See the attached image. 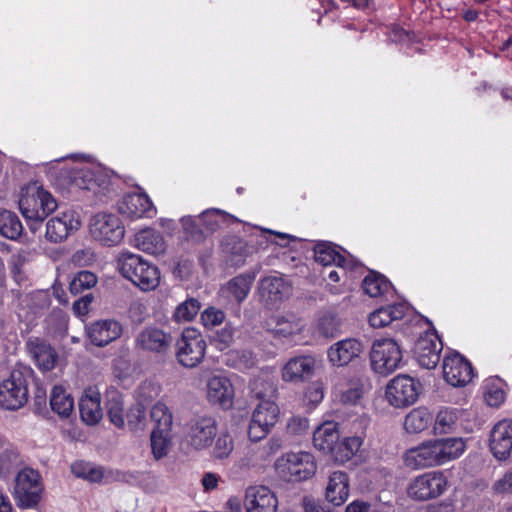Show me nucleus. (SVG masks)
<instances>
[{
    "label": "nucleus",
    "instance_id": "1",
    "mask_svg": "<svg viewBox=\"0 0 512 512\" xmlns=\"http://www.w3.org/2000/svg\"><path fill=\"white\" fill-rule=\"evenodd\" d=\"M18 205L33 233L44 219L57 208V202L53 196L37 182L22 188Z\"/></svg>",
    "mask_w": 512,
    "mask_h": 512
},
{
    "label": "nucleus",
    "instance_id": "2",
    "mask_svg": "<svg viewBox=\"0 0 512 512\" xmlns=\"http://www.w3.org/2000/svg\"><path fill=\"white\" fill-rule=\"evenodd\" d=\"M117 263L121 275L142 291H152L158 287L159 269L140 255L124 252L119 256Z\"/></svg>",
    "mask_w": 512,
    "mask_h": 512
},
{
    "label": "nucleus",
    "instance_id": "3",
    "mask_svg": "<svg viewBox=\"0 0 512 512\" xmlns=\"http://www.w3.org/2000/svg\"><path fill=\"white\" fill-rule=\"evenodd\" d=\"M33 371L26 366L15 367L8 378L0 382V408L19 410L26 405L29 397V382Z\"/></svg>",
    "mask_w": 512,
    "mask_h": 512
},
{
    "label": "nucleus",
    "instance_id": "4",
    "mask_svg": "<svg viewBox=\"0 0 512 512\" xmlns=\"http://www.w3.org/2000/svg\"><path fill=\"white\" fill-rule=\"evenodd\" d=\"M449 480L442 470H432L415 476L407 486V495L415 501H428L442 496Z\"/></svg>",
    "mask_w": 512,
    "mask_h": 512
},
{
    "label": "nucleus",
    "instance_id": "5",
    "mask_svg": "<svg viewBox=\"0 0 512 512\" xmlns=\"http://www.w3.org/2000/svg\"><path fill=\"white\" fill-rule=\"evenodd\" d=\"M402 360V349L396 340L379 338L373 342L370 351V362L375 373L387 376L400 368Z\"/></svg>",
    "mask_w": 512,
    "mask_h": 512
},
{
    "label": "nucleus",
    "instance_id": "6",
    "mask_svg": "<svg viewBox=\"0 0 512 512\" xmlns=\"http://www.w3.org/2000/svg\"><path fill=\"white\" fill-rule=\"evenodd\" d=\"M44 492L42 477L37 470L24 468L15 478L14 498L22 509L35 508Z\"/></svg>",
    "mask_w": 512,
    "mask_h": 512
},
{
    "label": "nucleus",
    "instance_id": "7",
    "mask_svg": "<svg viewBox=\"0 0 512 512\" xmlns=\"http://www.w3.org/2000/svg\"><path fill=\"white\" fill-rule=\"evenodd\" d=\"M275 469L284 480L298 482L312 477L316 464L313 455L308 452H291L277 459Z\"/></svg>",
    "mask_w": 512,
    "mask_h": 512
},
{
    "label": "nucleus",
    "instance_id": "8",
    "mask_svg": "<svg viewBox=\"0 0 512 512\" xmlns=\"http://www.w3.org/2000/svg\"><path fill=\"white\" fill-rule=\"evenodd\" d=\"M92 238L104 246H116L125 235V228L120 218L112 213H97L89 224Z\"/></svg>",
    "mask_w": 512,
    "mask_h": 512
},
{
    "label": "nucleus",
    "instance_id": "9",
    "mask_svg": "<svg viewBox=\"0 0 512 512\" xmlns=\"http://www.w3.org/2000/svg\"><path fill=\"white\" fill-rule=\"evenodd\" d=\"M205 350L206 342L194 328L185 329L176 343L177 360L187 368H194L200 364L205 356Z\"/></svg>",
    "mask_w": 512,
    "mask_h": 512
},
{
    "label": "nucleus",
    "instance_id": "10",
    "mask_svg": "<svg viewBox=\"0 0 512 512\" xmlns=\"http://www.w3.org/2000/svg\"><path fill=\"white\" fill-rule=\"evenodd\" d=\"M280 409L271 400H262L255 407L248 427V437L257 442L265 438L279 420Z\"/></svg>",
    "mask_w": 512,
    "mask_h": 512
},
{
    "label": "nucleus",
    "instance_id": "11",
    "mask_svg": "<svg viewBox=\"0 0 512 512\" xmlns=\"http://www.w3.org/2000/svg\"><path fill=\"white\" fill-rule=\"evenodd\" d=\"M402 458L404 465L411 470L442 466L437 438L426 439L417 446L407 449Z\"/></svg>",
    "mask_w": 512,
    "mask_h": 512
},
{
    "label": "nucleus",
    "instance_id": "12",
    "mask_svg": "<svg viewBox=\"0 0 512 512\" xmlns=\"http://www.w3.org/2000/svg\"><path fill=\"white\" fill-rule=\"evenodd\" d=\"M419 395V383L408 375H397L389 381L385 397L390 405L403 408L412 405Z\"/></svg>",
    "mask_w": 512,
    "mask_h": 512
},
{
    "label": "nucleus",
    "instance_id": "13",
    "mask_svg": "<svg viewBox=\"0 0 512 512\" xmlns=\"http://www.w3.org/2000/svg\"><path fill=\"white\" fill-rule=\"evenodd\" d=\"M217 434V421L212 416H197L186 425L185 441L195 450L208 448Z\"/></svg>",
    "mask_w": 512,
    "mask_h": 512
},
{
    "label": "nucleus",
    "instance_id": "14",
    "mask_svg": "<svg viewBox=\"0 0 512 512\" xmlns=\"http://www.w3.org/2000/svg\"><path fill=\"white\" fill-rule=\"evenodd\" d=\"M443 376L453 387H463L471 382L474 374L471 363L457 352L443 359Z\"/></svg>",
    "mask_w": 512,
    "mask_h": 512
},
{
    "label": "nucleus",
    "instance_id": "15",
    "mask_svg": "<svg viewBox=\"0 0 512 512\" xmlns=\"http://www.w3.org/2000/svg\"><path fill=\"white\" fill-rule=\"evenodd\" d=\"M442 341L435 332H426L415 342L413 353L416 361L426 369H434L440 360Z\"/></svg>",
    "mask_w": 512,
    "mask_h": 512
},
{
    "label": "nucleus",
    "instance_id": "16",
    "mask_svg": "<svg viewBox=\"0 0 512 512\" xmlns=\"http://www.w3.org/2000/svg\"><path fill=\"white\" fill-rule=\"evenodd\" d=\"M468 413L464 409L444 407L440 409L434 419L433 433L447 435L468 430Z\"/></svg>",
    "mask_w": 512,
    "mask_h": 512
},
{
    "label": "nucleus",
    "instance_id": "17",
    "mask_svg": "<svg viewBox=\"0 0 512 512\" xmlns=\"http://www.w3.org/2000/svg\"><path fill=\"white\" fill-rule=\"evenodd\" d=\"M79 215L74 210L61 212L50 218L46 224V239L52 243L65 240L72 232L80 228Z\"/></svg>",
    "mask_w": 512,
    "mask_h": 512
},
{
    "label": "nucleus",
    "instance_id": "18",
    "mask_svg": "<svg viewBox=\"0 0 512 512\" xmlns=\"http://www.w3.org/2000/svg\"><path fill=\"white\" fill-rule=\"evenodd\" d=\"M314 259L323 266L336 265L344 275L358 267L351 256L342 255L330 242H320L314 247Z\"/></svg>",
    "mask_w": 512,
    "mask_h": 512
},
{
    "label": "nucleus",
    "instance_id": "19",
    "mask_svg": "<svg viewBox=\"0 0 512 512\" xmlns=\"http://www.w3.org/2000/svg\"><path fill=\"white\" fill-rule=\"evenodd\" d=\"M207 399L213 404L228 410L232 408L235 390L230 379L223 375H213L207 381Z\"/></svg>",
    "mask_w": 512,
    "mask_h": 512
},
{
    "label": "nucleus",
    "instance_id": "20",
    "mask_svg": "<svg viewBox=\"0 0 512 512\" xmlns=\"http://www.w3.org/2000/svg\"><path fill=\"white\" fill-rule=\"evenodd\" d=\"M86 333L93 345L104 347L121 337L123 326L117 320L103 319L88 325Z\"/></svg>",
    "mask_w": 512,
    "mask_h": 512
},
{
    "label": "nucleus",
    "instance_id": "21",
    "mask_svg": "<svg viewBox=\"0 0 512 512\" xmlns=\"http://www.w3.org/2000/svg\"><path fill=\"white\" fill-rule=\"evenodd\" d=\"M489 446L493 456L506 460L512 454V420H502L491 430Z\"/></svg>",
    "mask_w": 512,
    "mask_h": 512
},
{
    "label": "nucleus",
    "instance_id": "22",
    "mask_svg": "<svg viewBox=\"0 0 512 512\" xmlns=\"http://www.w3.org/2000/svg\"><path fill=\"white\" fill-rule=\"evenodd\" d=\"M244 505L247 512H277L278 500L266 486H254L247 489Z\"/></svg>",
    "mask_w": 512,
    "mask_h": 512
},
{
    "label": "nucleus",
    "instance_id": "23",
    "mask_svg": "<svg viewBox=\"0 0 512 512\" xmlns=\"http://www.w3.org/2000/svg\"><path fill=\"white\" fill-rule=\"evenodd\" d=\"M265 325L269 332L279 338L298 335L305 327L303 319L293 313L274 315L266 320Z\"/></svg>",
    "mask_w": 512,
    "mask_h": 512
},
{
    "label": "nucleus",
    "instance_id": "24",
    "mask_svg": "<svg viewBox=\"0 0 512 512\" xmlns=\"http://www.w3.org/2000/svg\"><path fill=\"white\" fill-rule=\"evenodd\" d=\"M362 351L363 345L359 340L347 338L330 346L327 357L332 366L342 367L358 358Z\"/></svg>",
    "mask_w": 512,
    "mask_h": 512
},
{
    "label": "nucleus",
    "instance_id": "25",
    "mask_svg": "<svg viewBox=\"0 0 512 512\" xmlns=\"http://www.w3.org/2000/svg\"><path fill=\"white\" fill-rule=\"evenodd\" d=\"M172 342L170 334L154 326L145 327L135 338L137 348L155 353L166 352Z\"/></svg>",
    "mask_w": 512,
    "mask_h": 512
},
{
    "label": "nucleus",
    "instance_id": "26",
    "mask_svg": "<svg viewBox=\"0 0 512 512\" xmlns=\"http://www.w3.org/2000/svg\"><path fill=\"white\" fill-rule=\"evenodd\" d=\"M80 416L87 425H96L103 416L101 393L97 386L87 387L79 400Z\"/></svg>",
    "mask_w": 512,
    "mask_h": 512
},
{
    "label": "nucleus",
    "instance_id": "27",
    "mask_svg": "<svg viewBox=\"0 0 512 512\" xmlns=\"http://www.w3.org/2000/svg\"><path fill=\"white\" fill-rule=\"evenodd\" d=\"M315 365V358L310 355L293 357L283 366L282 379L285 382H302L313 375Z\"/></svg>",
    "mask_w": 512,
    "mask_h": 512
},
{
    "label": "nucleus",
    "instance_id": "28",
    "mask_svg": "<svg viewBox=\"0 0 512 512\" xmlns=\"http://www.w3.org/2000/svg\"><path fill=\"white\" fill-rule=\"evenodd\" d=\"M119 212L129 218H142L154 216L156 210L146 194L130 193L123 197Z\"/></svg>",
    "mask_w": 512,
    "mask_h": 512
},
{
    "label": "nucleus",
    "instance_id": "29",
    "mask_svg": "<svg viewBox=\"0 0 512 512\" xmlns=\"http://www.w3.org/2000/svg\"><path fill=\"white\" fill-rule=\"evenodd\" d=\"M291 287L280 276H267L260 280L259 294L262 301L268 306H274L288 297Z\"/></svg>",
    "mask_w": 512,
    "mask_h": 512
},
{
    "label": "nucleus",
    "instance_id": "30",
    "mask_svg": "<svg viewBox=\"0 0 512 512\" xmlns=\"http://www.w3.org/2000/svg\"><path fill=\"white\" fill-rule=\"evenodd\" d=\"M253 281L254 275L252 274L237 275L220 288L219 294L227 301H235L240 304L248 296Z\"/></svg>",
    "mask_w": 512,
    "mask_h": 512
},
{
    "label": "nucleus",
    "instance_id": "31",
    "mask_svg": "<svg viewBox=\"0 0 512 512\" xmlns=\"http://www.w3.org/2000/svg\"><path fill=\"white\" fill-rule=\"evenodd\" d=\"M349 477L343 471H334L328 478L325 497L328 502L340 506L346 502L349 496Z\"/></svg>",
    "mask_w": 512,
    "mask_h": 512
},
{
    "label": "nucleus",
    "instance_id": "32",
    "mask_svg": "<svg viewBox=\"0 0 512 512\" xmlns=\"http://www.w3.org/2000/svg\"><path fill=\"white\" fill-rule=\"evenodd\" d=\"M27 347L41 370L50 371L55 367L58 356L49 344L39 338H33L27 342Z\"/></svg>",
    "mask_w": 512,
    "mask_h": 512
},
{
    "label": "nucleus",
    "instance_id": "33",
    "mask_svg": "<svg viewBox=\"0 0 512 512\" xmlns=\"http://www.w3.org/2000/svg\"><path fill=\"white\" fill-rule=\"evenodd\" d=\"M339 438L338 424L333 421H327L314 431L313 443L317 450L329 455Z\"/></svg>",
    "mask_w": 512,
    "mask_h": 512
},
{
    "label": "nucleus",
    "instance_id": "34",
    "mask_svg": "<svg viewBox=\"0 0 512 512\" xmlns=\"http://www.w3.org/2000/svg\"><path fill=\"white\" fill-rule=\"evenodd\" d=\"M437 444L441 465L457 460L466 450V442L461 437L437 438Z\"/></svg>",
    "mask_w": 512,
    "mask_h": 512
},
{
    "label": "nucleus",
    "instance_id": "35",
    "mask_svg": "<svg viewBox=\"0 0 512 512\" xmlns=\"http://www.w3.org/2000/svg\"><path fill=\"white\" fill-rule=\"evenodd\" d=\"M407 311L406 305L402 303L381 307L369 316V323L373 328H383L391 322L402 319Z\"/></svg>",
    "mask_w": 512,
    "mask_h": 512
},
{
    "label": "nucleus",
    "instance_id": "36",
    "mask_svg": "<svg viewBox=\"0 0 512 512\" xmlns=\"http://www.w3.org/2000/svg\"><path fill=\"white\" fill-rule=\"evenodd\" d=\"M136 246L149 254L160 255L166 250V242L162 235L154 229H144L136 234Z\"/></svg>",
    "mask_w": 512,
    "mask_h": 512
},
{
    "label": "nucleus",
    "instance_id": "37",
    "mask_svg": "<svg viewBox=\"0 0 512 512\" xmlns=\"http://www.w3.org/2000/svg\"><path fill=\"white\" fill-rule=\"evenodd\" d=\"M433 422V414L425 407L412 409L404 419V429L408 434H420Z\"/></svg>",
    "mask_w": 512,
    "mask_h": 512
},
{
    "label": "nucleus",
    "instance_id": "38",
    "mask_svg": "<svg viewBox=\"0 0 512 512\" xmlns=\"http://www.w3.org/2000/svg\"><path fill=\"white\" fill-rule=\"evenodd\" d=\"M363 440L359 436L345 437L338 440L333 451L329 454L336 463L343 464L349 461L362 446Z\"/></svg>",
    "mask_w": 512,
    "mask_h": 512
},
{
    "label": "nucleus",
    "instance_id": "39",
    "mask_svg": "<svg viewBox=\"0 0 512 512\" xmlns=\"http://www.w3.org/2000/svg\"><path fill=\"white\" fill-rule=\"evenodd\" d=\"M69 177L71 184L79 189L90 190L96 184V173L90 163L76 162Z\"/></svg>",
    "mask_w": 512,
    "mask_h": 512
},
{
    "label": "nucleus",
    "instance_id": "40",
    "mask_svg": "<svg viewBox=\"0 0 512 512\" xmlns=\"http://www.w3.org/2000/svg\"><path fill=\"white\" fill-rule=\"evenodd\" d=\"M50 406L59 416L67 418L74 410V400L63 386L55 385L50 393Z\"/></svg>",
    "mask_w": 512,
    "mask_h": 512
},
{
    "label": "nucleus",
    "instance_id": "41",
    "mask_svg": "<svg viewBox=\"0 0 512 512\" xmlns=\"http://www.w3.org/2000/svg\"><path fill=\"white\" fill-rule=\"evenodd\" d=\"M233 220L234 217L232 215L217 208L207 209L199 215V221L205 233H213Z\"/></svg>",
    "mask_w": 512,
    "mask_h": 512
},
{
    "label": "nucleus",
    "instance_id": "42",
    "mask_svg": "<svg viewBox=\"0 0 512 512\" xmlns=\"http://www.w3.org/2000/svg\"><path fill=\"white\" fill-rule=\"evenodd\" d=\"M362 288L364 293L371 298L383 297L391 293L392 289L389 280L376 272H371L364 278Z\"/></svg>",
    "mask_w": 512,
    "mask_h": 512
},
{
    "label": "nucleus",
    "instance_id": "43",
    "mask_svg": "<svg viewBox=\"0 0 512 512\" xmlns=\"http://www.w3.org/2000/svg\"><path fill=\"white\" fill-rule=\"evenodd\" d=\"M106 408L110 421L118 428L124 427L126 417L124 401L117 390L107 392Z\"/></svg>",
    "mask_w": 512,
    "mask_h": 512
},
{
    "label": "nucleus",
    "instance_id": "44",
    "mask_svg": "<svg viewBox=\"0 0 512 512\" xmlns=\"http://www.w3.org/2000/svg\"><path fill=\"white\" fill-rule=\"evenodd\" d=\"M23 232L19 217L6 209H0V234L8 239L16 240Z\"/></svg>",
    "mask_w": 512,
    "mask_h": 512
},
{
    "label": "nucleus",
    "instance_id": "45",
    "mask_svg": "<svg viewBox=\"0 0 512 512\" xmlns=\"http://www.w3.org/2000/svg\"><path fill=\"white\" fill-rule=\"evenodd\" d=\"M150 441L155 459L159 460L167 456L172 444L171 430L153 429Z\"/></svg>",
    "mask_w": 512,
    "mask_h": 512
},
{
    "label": "nucleus",
    "instance_id": "46",
    "mask_svg": "<svg viewBox=\"0 0 512 512\" xmlns=\"http://www.w3.org/2000/svg\"><path fill=\"white\" fill-rule=\"evenodd\" d=\"M150 418L155 424L154 429L172 430L173 414L163 401H158L152 406Z\"/></svg>",
    "mask_w": 512,
    "mask_h": 512
},
{
    "label": "nucleus",
    "instance_id": "47",
    "mask_svg": "<svg viewBox=\"0 0 512 512\" xmlns=\"http://www.w3.org/2000/svg\"><path fill=\"white\" fill-rule=\"evenodd\" d=\"M71 471L76 477L90 482H99L103 478V471L100 467L85 461L74 462L71 465Z\"/></svg>",
    "mask_w": 512,
    "mask_h": 512
},
{
    "label": "nucleus",
    "instance_id": "48",
    "mask_svg": "<svg viewBox=\"0 0 512 512\" xmlns=\"http://www.w3.org/2000/svg\"><path fill=\"white\" fill-rule=\"evenodd\" d=\"M200 308L201 304L197 299H187L176 307L173 314V319L176 322L192 321L198 314Z\"/></svg>",
    "mask_w": 512,
    "mask_h": 512
},
{
    "label": "nucleus",
    "instance_id": "49",
    "mask_svg": "<svg viewBox=\"0 0 512 512\" xmlns=\"http://www.w3.org/2000/svg\"><path fill=\"white\" fill-rule=\"evenodd\" d=\"M96 284V275L90 271L84 270L80 271L76 276H74L69 284V289L73 295H78L85 290L91 289Z\"/></svg>",
    "mask_w": 512,
    "mask_h": 512
},
{
    "label": "nucleus",
    "instance_id": "50",
    "mask_svg": "<svg viewBox=\"0 0 512 512\" xmlns=\"http://www.w3.org/2000/svg\"><path fill=\"white\" fill-rule=\"evenodd\" d=\"M484 400L490 407H499L505 400V392L499 382L487 381L483 387Z\"/></svg>",
    "mask_w": 512,
    "mask_h": 512
},
{
    "label": "nucleus",
    "instance_id": "51",
    "mask_svg": "<svg viewBox=\"0 0 512 512\" xmlns=\"http://www.w3.org/2000/svg\"><path fill=\"white\" fill-rule=\"evenodd\" d=\"M180 222L183 231L187 235V237L197 241L201 240L204 237L205 231L204 228L202 227L201 222L199 221V216H183L180 219Z\"/></svg>",
    "mask_w": 512,
    "mask_h": 512
},
{
    "label": "nucleus",
    "instance_id": "52",
    "mask_svg": "<svg viewBox=\"0 0 512 512\" xmlns=\"http://www.w3.org/2000/svg\"><path fill=\"white\" fill-rule=\"evenodd\" d=\"M225 320V313L213 306L207 307L201 313V322L206 328H213L219 326Z\"/></svg>",
    "mask_w": 512,
    "mask_h": 512
},
{
    "label": "nucleus",
    "instance_id": "53",
    "mask_svg": "<svg viewBox=\"0 0 512 512\" xmlns=\"http://www.w3.org/2000/svg\"><path fill=\"white\" fill-rule=\"evenodd\" d=\"M128 425L131 429L141 428L145 424L146 412L143 403H138L132 407L127 413L126 417Z\"/></svg>",
    "mask_w": 512,
    "mask_h": 512
},
{
    "label": "nucleus",
    "instance_id": "54",
    "mask_svg": "<svg viewBox=\"0 0 512 512\" xmlns=\"http://www.w3.org/2000/svg\"><path fill=\"white\" fill-rule=\"evenodd\" d=\"M233 450V440L228 433H222L216 440L213 450L214 456L219 459L226 458Z\"/></svg>",
    "mask_w": 512,
    "mask_h": 512
},
{
    "label": "nucleus",
    "instance_id": "55",
    "mask_svg": "<svg viewBox=\"0 0 512 512\" xmlns=\"http://www.w3.org/2000/svg\"><path fill=\"white\" fill-rule=\"evenodd\" d=\"M160 393V386L156 383L146 381L137 389V398L139 403H147L155 399Z\"/></svg>",
    "mask_w": 512,
    "mask_h": 512
},
{
    "label": "nucleus",
    "instance_id": "56",
    "mask_svg": "<svg viewBox=\"0 0 512 512\" xmlns=\"http://www.w3.org/2000/svg\"><path fill=\"white\" fill-rule=\"evenodd\" d=\"M27 262V254L24 251H19L11 256L9 265L15 280L19 283L23 279L22 267Z\"/></svg>",
    "mask_w": 512,
    "mask_h": 512
},
{
    "label": "nucleus",
    "instance_id": "57",
    "mask_svg": "<svg viewBox=\"0 0 512 512\" xmlns=\"http://www.w3.org/2000/svg\"><path fill=\"white\" fill-rule=\"evenodd\" d=\"M93 301V297L90 294H87L78 300H76L73 304V311L75 315L78 317L86 316L89 312V306Z\"/></svg>",
    "mask_w": 512,
    "mask_h": 512
},
{
    "label": "nucleus",
    "instance_id": "58",
    "mask_svg": "<svg viewBox=\"0 0 512 512\" xmlns=\"http://www.w3.org/2000/svg\"><path fill=\"white\" fill-rule=\"evenodd\" d=\"M287 429L291 434H302L308 429V421L302 417H292L288 422Z\"/></svg>",
    "mask_w": 512,
    "mask_h": 512
},
{
    "label": "nucleus",
    "instance_id": "59",
    "mask_svg": "<svg viewBox=\"0 0 512 512\" xmlns=\"http://www.w3.org/2000/svg\"><path fill=\"white\" fill-rule=\"evenodd\" d=\"M305 395H306V398L309 400V402H311L313 404H317L324 397L323 388L319 383H312L307 388Z\"/></svg>",
    "mask_w": 512,
    "mask_h": 512
},
{
    "label": "nucleus",
    "instance_id": "60",
    "mask_svg": "<svg viewBox=\"0 0 512 512\" xmlns=\"http://www.w3.org/2000/svg\"><path fill=\"white\" fill-rule=\"evenodd\" d=\"M494 490L499 493H512V471L507 472L494 484Z\"/></svg>",
    "mask_w": 512,
    "mask_h": 512
},
{
    "label": "nucleus",
    "instance_id": "61",
    "mask_svg": "<svg viewBox=\"0 0 512 512\" xmlns=\"http://www.w3.org/2000/svg\"><path fill=\"white\" fill-rule=\"evenodd\" d=\"M362 396V389L358 386L347 389L342 394V401L349 404H355Z\"/></svg>",
    "mask_w": 512,
    "mask_h": 512
},
{
    "label": "nucleus",
    "instance_id": "62",
    "mask_svg": "<svg viewBox=\"0 0 512 512\" xmlns=\"http://www.w3.org/2000/svg\"><path fill=\"white\" fill-rule=\"evenodd\" d=\"M426 512H454V505L448 501H441L430 504L426 507Z\"/></svg>",
    "mask_w": 512,
    "mask_h": 512
},
{
    "label": "nucleus",
    "instance_id": "63",
    "mask_svg": "<svg viewBox=\"0 0 512 512\" xmlns=\"http://www.w3.org/2000/svg\"><path fill=\"white\" fill-rule=\"evenodd\" d=\"M369 507L368 502L355 500L347 505L345 512H368Z\"/></svg>",
    "mask_w": 512,
    "mask_h": 512
},
{
    "label": "nucleus",
    "instance_id": "64",
    "mask_svg": "<svg viewBox=\"0 0 512 512\" xmlns=\"http://www.w3.org/2000/svg\"><path fill=\"white\" fill-rule=\"evenodd\" d=\"M303 508L305 512H325L320 504L308 497L303 499Z\"/></svg>",
    "mask_w": 512,
    "mask_h": 512
}]
</instances>
